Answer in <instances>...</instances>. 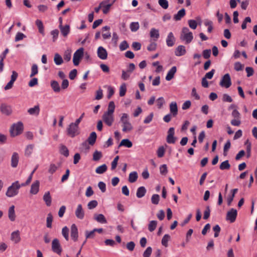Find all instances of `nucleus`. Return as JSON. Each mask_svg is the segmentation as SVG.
Returning a JSON list of instances; mask_svg holds the SVG:
<instances>
[{
    "instance_id": "nucleus-1",
    "label": "nucleus",
    "mask_w": 257,
    "mask_h": 257,
    "mask_svg": "<svg viewBox=\"0 0 257 257\" xmlns=\"http://www.w3.org/2000/svg\"><path fill=\"white\" fill-rule=\"evenodd\" d=\"M193 39V33L187 27H183L180 34V40L188 44L192 42Z\"/></svg>"
},
{
    "instance_id": "nucleus-2",
    "label": "nucleus",
    "mask_w": 257,
    "mask_h": 257,
    "mask_svg": "<svg viewBox=\"0 0 257 257\" xmlns=\"http://www.w3.org/2000/svg\"><path fill=\"white\" fill-rule=\"evenodd\" d=\"M120 121L122 123V132H127L133 130V125L129 120V116L127 113H123L122 114Z\"/></svg>"
},
{
    "instance_id": "nucleus-3",
    "label": "nucleus",
    "mask_w": 257,
    "mask_h": 257,
    "mask_svg": "<svg viewBox=\"0 0 257 257\" xmlns=\"http://www.w3.org/2000/svg\"><path fill=\"white\" fill-rule=\"evenodd\" d=\"M19 189L20 186L18 185V181H16L8 188L6 195L10 198L14 197L19 194Z\"/></svg>"
},
{
    "instance_id": "nucleus-4",
    "label": "nucleus",
    "mask_w": 257,
    "mask_h": 257,
    "mask_svg": "<svg viewBox=\"0 0 257 257\" xmlns=\"http://www.w3.org/2000/svg\"><path fill=\"white\" fill-rule=\"evenodd\" d=\"M67 134L71 138H74L79 134V127L76 123H70L66 129Z\"/></svg>"
},
{
    "instance_id": "nucleus-5",
    "label": "nucleus",
    "mask_w": 257,
    "mask_h": 257,
    "mask_svg": "<svg viewBox=\"0 0 257 257\" xmlns=\"http://www.w3.org/2000/svg\"><path fill=\"white\" fill-rule=\"evenodd\" d=\"M23 130V124L21 122L14 123L11 127L10 133L12 137L17 136L22 133Z\"/></svg>"
},
{
    "instance_id": "nucleus-6",
    "label": "nucleus",
    "mask_w": 257,
    "mask_h": 257,
    "mask_svg": "<svg viewBox=\"0 0 257 257\" xmlns=\"http://www.w3.org/2000/svg\"><path fill=\"white\" fill-rule=\"evenodd\" d=\"M102 119L107 125L110 126L114 121V114L105 111L102 115Z\"/></svg>"
},
{
    "instance_id": "nucleus-7",
    "label": "nucleus",
    "mask_w": 257,
    "mask_h": 257,
    "mask_svg": "<svg viewBox=\"0 0 257 257\" xmlns=\"http://www.w3.org/2000/svg\"><path fill=\"white\" fill-rule=\"evenodd\" d=\"M219 85L221 87H225L226 88H229L231 85V78L228 73L225 74L222 77Z\"/></svg>"
},
{
    "instance_id": "nucleus-8",
    "label": "nucleus",
    "mask_w": 257,
    "mask_h": 257,
    "mask_svg": "<svg viewBox=\"0 0 257 257\" xmlns=\"http://www.w3.org/2000/svg\"><path fill=\"white\" fill-rule=\"evenodd\" d=\"M84 52V49L80 48L74 53L73 58V62L75 66L78 65L80 60L82 57Z\"/></svg>"
},
{
    "instance_id": "nucleus-9",
    "label": "nucleus",
    "mask_w": 257,
    "mask_h": 257,
    "mask_svg": "<svg viewBox=\"0 0 257 257\" xmlns=\"http://www.w3.org/2000/svg\"><path fill=\"white\" fill-rule=\"evenodd\" d=\"M52 250L53 252L59 255L61 254L62 252V249L61 246L60 245L59 240L57 238H55L52 240Z\"/></svg>"
},
{
    "instance_id": "nucleus-10",
    "label": "nucleus",
    "mask_w": 257,
    "mask_h": 257,
    "mask_svg": "<svg viewBox=\"0 0 257 257\" xmlns=\"http://www.w3.org/2000/svg\"><path fill=\"white\" fill-rule=\"evenodd\" d=\"M175 129L174 127H170L168 131L167 137V142L168 144H175L176 138L174 137Z\"/></svg>"
},
{
    "instance_id": "nucleus-11",
    "label": "nucleus",
    "mask_w": 257,
    "mask_h": 257,
    "mask_svg": "<svg viewBox=\"0 0 257 257\" xmlns=\"http://www.w3.org/2000/svg\"><path fill=\"white\" fill-rule=\"evenodd\" d=\"M237 210L232 208L227 213L226 220H229L231 223L234 222L237 216Z\"/></svg>"
},
{
    "instance_id": "nucleus-12",
    "label": "nucleus",
    "mask_w": 257,
    "mask_h": 257,
    "mask_svg": "<svg viewBox=\"0 0 257 257\" xmlns=\"http://www.w3.org/2000/svg\"><path fill=\"white\" fill-rule=\"evenodd\" d=\"M40 190V182L39 180L35 181L31 185L30 193L32 195L37 194Z\"/></svg>"
},
{
    "instance_id": "nucleus-13",
    "label": "nucleus",
    "mask_w": 257,
    "mask_h": 257,
    "mask_svg": "<svg viewBox=\"0 0 257 257\" xmlns=\"http://www.w3.org/2000/svg\"><path fill=\"white\" fill-rule=\"evenodd\" d=\"M75 214L78 219L81 220L84 219L85 212L81 204H79L77 205L75 211Z\"/></svg>"
},
{
    "instance_id": "nucleus-14",
    "label": "nucleus",
    "mask_w": 257,
    "mask_h": 257,
    "mask_svg": "<svg viewBox=\"0 0 257 257\" xmlns=\"http://www.w3.org/2000/svg\"><path fill=\"white\" fill-rule=\"evenodd\" d=\"M70 236L74 241H76L78 237V229L75 224H73L71 226Z\"/></svg>"
},
{
    "instance_id": "nucleus-15",
    "label": "nucleus",
    "mask_w": 257,
    "mask_h": 257,
    "mask_svg": "<svg viewBox=\"0 0 257 257\" xmlns=\"http://www.w3.org/2000/svg\"><path fill=\"white\" fill-rule=\"evenodd\" d=\"M97 56L101 60H105L107 58V52L105 48L102 46L98 48Z\"/></svg>"
},
{
    "instance_id": "nucleus-16",
    "label": "nucleus",
    "mask_w": 257,
    "mask_h": 257,
    "mask_svg": "<svg viewBox=\"0 0 257 257\" xmlns=\"http://www.w3.org/2000/svg\"><path fill=\"white\" fill-rule=\"evenodd\" d=\"M170 113L173 116H176L178 114V106L176 101H172L169 105Z\"/></svg>"
},
{
    "instance_id": "nucleus-17",
    "label": "nucleus",
    "mask_w": 257,
    "mask_h": 257,
    "mask_svg": "<svg viewBox=\"0 0 257 257\" xmlns=\"http://www.w3.org/2000/svg\"><path fill=\"white\" fill-rule=\"evenodd\" d=\"M19 161V155L18 153L14 152L11 157V166L13 168H16L18 166Z\"/></svg>"
},
{
    "instance_id": "nucleus-18",
    "label": "nucleus",
    "mask_w": 257,
    "mask_h": 257,
    "mask_svg": "<svg viewBox=\"0 0 257 257\" xmlns=\"http://www.w3.org/2000/svg\"><path fill=\"white\" fill-rule=\"evenodd\" d=\"M175 38L172 32H170L166 39V44L168 47H172L175 43Z\"/></svg>"
},
{
    "instance_id": "nucleus-19",
    "label": "nucleus",
    "mask_w": 257,
    "mask_h": 257,
    "mask_svg": "<svg viewBox=\"0 0 257 257\" xmlns=\"http://www.w3.org/2000/svg\"><path fill=\"white\" fill-rule=\"evenodd\" d=\"M177 72V68L176 66H173L168 72L166 76V80L167 81H170L174 76L175 74Z\"/></svg>"
},
{
    "instance_id": "nucleus-20",
    "label": "nucleus",
    "mask_w": 257,
    "mask_h": 257,
    "mask_svg": "<svg viewBox=\"0 0 257 257\" xmlns=\"http://www.w3.org/2000/svg\"><path fill=\"white\" fill-rule=\"evenodd\" d=\"M11 239L15 243H17L20 241L21 237L19 230L13 231L12 233Z\"/></svg>"
},
{
    "instance_id": "nucleus-21",
    "label": "nucleus",
    "mask_w": 257,
    "mask_h": 257,
    "mask_svg": "<svg viewBox=\"0 0 257 257\" xmlns=\"http://www.w3.org/2000/svg\"><path fill=\"white\" fill-rule=\"evenodd\" d=\"M186 52L185 46L179 45L177 47L175 51V54L177 56H181L185 54Z\"/></svg>"
},
{
    "instance_id": "nucleus-22",
    "label": "nucleus",
    "mask_w": 257,
    "mask_h": 257,
    "mask_svg": "<svg viewBox=\"0 0 257 257\" xmlns=\"http://www.w3.org/2000/svg\"><path fill=\"white\" fill-rule=\"evenodd\" d=\"M40 109L39 105H36L34 106L33 107L30 108L28 110V112L29 114L32 115H36L37 116L39 115L40 113Z\"/></svg>"
},
{
    "instance_id": "nucleus-23",
    "label": "nucleus",
    "mask_w": 257,
    "mask_h": 257,
    "mask_svg": "<svg viewBox=\"0 0 257 257\" xmlns=\"http://www.w3.org/2000/svg\"><path fill=\"white\" fill-rule=\"evenodd\" d=\"M8 216L10 220L12 221H14L16 219V214L15 211V206L12 205L9 209L8 210Z\"/></svg>"
},
{
    "instance_id": "nucleus-24",
    "label": "nucleus",
    "mask_w": 257,
    "mask_h": 257,
    "mask_svg": "<svg viewBox=\"0 0 257 257\" xmlns=\"http://www.w3.org/2000/svg\"><path fill=\"white\" fill-rule=\"evenodd\" d=\"M94 219L99 223L105 224L107 223V220L105 216L102 214H96L94 216Z\"/></svg>"
},
{
    "instance_id": "nucleus-25",
    "label": "nucleus",
    "mask_w": 257,
    "mask_h": 257,
    "mask_svg": "<svg viewBox=\"0 0 257 257\" xmlns=\"http://www.w3.org/2000/svg\"><path fill=\"white\" fill-rule=\"evenodd\" d=\"M43 200L47 206H50L51 204L52 198L49 191L45 193L43 196Z\"/></svg>"
},
{
    "instance_id": "nucleus-26",
    "label": "nucleus",
    "mask_w": 257,
    "mask_h": 257,
    "mask_svg": "<svg viewBox=\"0 0 257 257\" xmlns=\"http://www.w3.org/2000/svg\"><path fill=\"white\" fill-rule=\"evenodd\" d=\"M35 146L33 144H30L26 146L25 150V155L26 157H30L33 153Z\"/></svg>"
},
{
    "instance_id": "nucleus-27",
    "label": "nucleus",
    "mask_w": 257,
    "mask_h": 257,
    "mask_svg": "<svg viewBox=\"0 0 257 257\" xmlns=\"http://www.w3.org/2000/svg\"><path fill=\"white\" fill-rule=\"evenodd\" d=\"M59 28L61 34L63 36L66 37L70 32V27L69 25H65L63 26L62 25L59 26Z\"/></svg>"
},
{
    "instance_id": "nucleus-28",
    "label": "nucleus",
    "mask_w": 257,
    "mask_h": 257,
    "mask_svg": "<svg viewBox=\"0 0 257 257\" xmlns=\"http://www.w3.org/2000/svg\"><path fill=\"white\" fill-rule=\"evenodd\" d=\"M146 193V189L145 187L141 186L138 188L137 191L136 195L139 198L144 197Z\"/></svg>"
},
{
    "instance_id": "nucleus-29",
    "label": "nucleus",
    "mask_w": 257,
    "mask_h": 257,
    "mask_svg": "<svg viewBox=\"0 0 257 257\" xmlns=\"http://www.w3.org/2000/svg\"><path fill=\"white\" fill-rule=\"evenodd\" d=\"M185 15V10L182 9L174 16V19L175 21H180Z\"/></svg>"
},
{
    "instance_id": "nucleus-30",
    "label": "nucleus",
    "mask_w": 257,
    "mask_h": 257,
    "mask_svg": "<svg viewBox=\"0 0 257 257\" xmlns=\"http://www.w3.org/2000/svg\"><path fill=\"white\" fill-rule=\"evenodd\" d=\"M150 37L156 41L159 38V31L155 28H152L150 31Z\"/></svg>"
},
{
    "instance_id": "nucleus-31",
    "label": "nucleus",
    "mask_w": 257,
    "mask_h": 257,
    "mask_svg": "<svg viewBox=\"0 0 257 257\" xmlns=\"http://www.w3.org/2000/svg\"><path fill=\"white\" fill-rule=\"evenodd\" d=\"M50 85L52 89L55 92L58 93L60 91V87L59 83L57 81H51Z\"/></svg>"
},
{
    "instance_id": "nucleus-32",
    "label": "nucleus",
    "mask_w": 257,
    "mask_h": 257,
    "mask_svg": "<svg viewBox=\"0 0 257 257\" xmlns=\"http://www.w3.org/2000/svg\"><path fill=\"white\" fill-rule=\"evenodd\" d=\"M1 111L4 114L9 115L11 113L10 107L6 104H2L1 105Z\"/></svg>"
},
{
    "instance_id": "nucleus-33",
    "label": "nucleus",
    "mask_w": 257,
    "mask_h": 257,
    "mask_svg": "<svg viewBox=\"0 0 257 257\" xmlns=\"http://www.w3.org/2000/svg\"><path fill=\"white\" fill-rule=\"evenodd\" d=\"M96 137L97 135L96 133L94 132H92L87 139L89 144L90 145H93L95 143Z\"/></svg>"
},
{
    "instance_id": "nucleus-34",
    "label": "nucleus",
    "mask_w": 257,
    "mask_h": 257,
    "mask_svg": "<svg viewBox=\"0 0 257 257\" xmlns=\"http://www.w3.org/2000/svg\"><path fill=\"white\" fill-rule=\"evenodd\" d=\"M124 146L128 148H131L133 146L132 142L127 139H123L119 145V147Z\"/></svg>"
},
{
    "instance_id": "nucleus-35",
    "label": "nucleus",
    "mask_w": 257,
    "mask_h": 257,
    "mask_svg": "<svg viewBox=\"0 0 257 257\" xmlns=\"http://www.w3.org/2000/svg\"><path fill=\"white\" fill-rule=\"evenodd\" d=\"M138 178L137 172L134 171L129 174L128 181L130 183L136 182Z\"/></svg>"
},
{
    "instance_id": "nucleus-36",
    "label": "nucleus",
    "mask_w": 257,
    "mask_h": 257,
    "mask_svg": "<svg viewBox=\"0 0 257 257\" xmlns=\"http://www.w3.org/2000/svg\"><path fill=\"white\" fill-rule=\"evenodd\" d=\"M107 167L105 164H103L98 167L96 170L95 172L98 174H102L105 172L107 170Z\"/></svg>"
},
{
    "instance_id": "nucleus-37",
    "label": "nucleus",
    "mask_w": 257,
    "mask_h": 257,
    "mask_svg": "<svg viewBox=\"0 0 257 257\" xmlns=\"http://www.w3.org/2000/svg\"><path fill=\"white\" fill-rule=\"evenodd\" d=\"M157 221L156 220H152L150 221L148 224V229L150 232H153L155 230L157 225Z\"/></svg>"
},
{
    "instance_id": "nucleus-38",
    "label": "nucleus",
    "mask_w": 257,
    "mask_h": 257,
    "mask_svg": "<svg viewBox=\"0 0 257 257\" xmlns=\"http://www.w3.org/2000/svg\"><path fill=\"white\" fill-rule=\"evenodd\" d=\"M171 237L170 235L168 234H166L164 235L162 238L161 243L165 247H167L168 246V241L170 239Z\"/></svg>"
},
{
    "instance_id": "nucleus-39",
    "label": "nucleus",
    "mask_w": 257,
    "mask_h": 257,
    "mask_svg": "<svg viewBox=\"0 0 257 257\" xmlns=\"http://www.w3.org/2000/svg\"><path fill=\"white\" fill-rule=\"evenodd\" d=\"M60 153L65 157H67L69 156V151L67 148L63 145H61L60 147Z\"/></svg>"
},
{
    "instance_id": "nucleus-40",
    "label": "nucleus",
    "mask_w": 257,
    "mask_h": 257,
    "mask_svg": "<svg viewBox=\"0 0 257 257\" xmlns=\"http://www.w3.org/2000/svg\"><path fill=\"white\" fill-rule=\"evenodd\" d=\"M54 61L57 65H60L63 63L62 57L58 53L55 54Z\"/></svg>"
},
{
    "instance_id": "nucleus-41",
    "label": "nucleus",
    "mask_w": 257,
    "mask_h": 257,
    "mask_svg": "<svg viewBox=\"0 0 257 257\" xmlns=\"http://www.w3.org/2000/svg\"><path fill=\"white\" fill-rule=\"evenodd\" d=\"M115 107L114 102L113 101H110L108 103L107 110L106 112L114 114Z\"/></svg>"
},
{
    "instance_id": "nucleus-42",
    "label": "nucleus",
    "mask_w": 257,
    "mask_h": 257,
    "mask_svg": "<svg viewBox=\"0 0 257 257\" xmlns=\"http://www.w3.org/2000/svg\"><path fill=\"white\" fill-rule=\"evenodd\" d=\"M230 165L228 160H226L222 162L219 166L220 169L222 170H228L230 168Z\"/></svg>"
},
{
    "instance_id": "nucleus-43",
    "label": "nucleus",
    "mask_w": 257,
    "mask_h": 257,
    "mask_svg": "<svg viewBox=\"0 0 257 257\" xmlns=\"http://www.w3.org/2000/svg\"><path fill=\"white\" fill-rule=\"evenodd\" d=\"M69 228L67 226H64L62 229V234L66 240H68L69 237Z\"/></svg>"
},
{
    "instance_id": "nucleus-44",
    "label": "nucleus",
    "mask_w": 257,
    "mask_h": 257,
    "mask_svg": "<svg viewBox=\"0 0 257 257\" xmlns=\"http://www.w3.org/2000/svg\"><path fill=\"white\" fill-rule=\"evenodd\" d=\"M131 75V73L129 71L123 70L122 71L121 78L123 80H127L130 78Z\"/></svg>"
},
{
    "instance_id": "nucleus-45",
    "label": "nucleus",
    "mask_w": 257,
    "mask_h": 257,
    "mask_svg": "<svg viewBox=\"0 0 257 257\" xmlns=\"http://www.w3.org/2000/svg\"><path fill=\"white\" fill-rule=\"evenodd\" d=\"M126 91V86L125 83L122 84L119 87V96L122 97L125 95Z\"/></svg>"
},
{
    "instance_id": "nucleus-46",
    "label": "nucleus",
    "mask_w": 257,
    "mask_h": 257,
    "mask_svg": "<svg viewBox=\"0 0 257 257\" xmlns=\"http://www.w3.org/2000/svg\"><path fill=\"white\" fill-rule=\"evenodd\" d=\"M140 26L138 22H132L130 24V29L132 32H136L139 29Z\"/></svg>"
},
{
    "instance_id": "nucleus-47",
    "label": "nucleus",
    "mask_w": 257,
    "mask_h": 257,
    "mask_svg": "<svg viewBox=\"0 0 257 257\" xmlns=\"http://www.w3.org/2000/svg\"><path fill=\"white\" fill-rule=\"evenodd\" d=\"M165 101L164 98L163 97H160L158 98L156 100L157 106L159 109L162 107L163 105L165 103Z\"/></svg>"
},
{
    "instance_id": "nucleus-48",
    "label": "nucleus",
    "mask_w": 257,
    "mask_h": 257,
    "mask_svg": "<svg viewBox=\"0 0 257 257\" xmlns=\"http://www.w3.org/2000/svg\"><path fill=\"white\" fill-rule=\"evenodd\" d=\"M38 72V68L37 64H34L32 65L31 68V73L30 74V77H32L35 75H36Z\"/></svg>"
},
{
    "instance_id": "nucleus-49",
    "label": "nucleus",
    "mask_w": 257,
    "mask_h": 257,
    "mask_svg": "<svg viewBox=\"0 0 257 257\" xmlns=\"http://www.w3.org/2000/svg\"><path fill=\"white\" fill-rule=\"evenodd\" d=\"M243 65L240 62H236L234 64V69L236 71H241L243 68Z\"/></svg>"
},
{
    "instance_id": "nucleus-50",
    "label": "nucleus",
    "mask_w": 257,
    "mask_h": 257,
    "mask_svg": "<svg viewBox=\"0 0 257 257\" xmlns=\"http://www.w3.org/2000/svg\"><path fill=\"white\" fill-rule=\"evenodd\" d=\"M53 221V216L51 213H49L48 214L47 217V223L46 225L48 228H51L52 227V223Z\"/></svg>"
},
{
    "instance_id": "nucleus-51",
    "label": "nucleus",
    "mask_w": 257,
    "mask_h": 257,
    "mask_svg": "<svg viewBox=\"0 0 257 257\" xmlns=\"http://www.w3.org/2000/svg\"><path fill=\"white\" fill-rule=\"evenodd\" d=\"M158 3L164 9H167L169 7V4L167 0H159Z\"/></svg>"
},
{
    "instance_id": "nucleus-52",
    "label": "nucleus",
    "mask_w": 257,
    "mask_h": 257,
    "mask_svg": "<svg viewBox=\"0 0 257 257\" xmlns=\"http://www.w3.org/2000/svg\"><path fill=\"white\" fill-rule=\"evenodd\" d=\"M160 172L161 175H166L168 173L167 166L166 164H163L160 167Z\"/></svg>"
},
{
    "instance_id": "nucleus-53",
    "label": "nucleus",
    "mask_w": 257,
    "mask_h": 257,
    "mask_svg": "<svg viewBox=\"0 0 257 257\" xmlns=\"http://www.w3.org/2000/svg\"><path fill=\"white\" fill-rule=\"evenodd\" d=\"M102 157V154L100 152L95 151L93 155V160L95 161H98Z\"/></svg>"
},
{
    "instance_id": "nucleus-54",
    "label": "nucleus",
    "mask_w": 257,
    "mask_h": 257,
    "mask_svg": "<svg viewBox=\"0 0 257 257\" xmlns=\"http://www.w3.org/2000/svg\"><path fill=\"white\" fill-rule=\"evenodd\" d=\"M188 25L189 27L195 30L196 29L197 26V23L195 20H189L188 21Z\"/></svg>"
},
{
    "instance_id": "nucleus-55",
    "label": "nucleus",
    "mask_w": 257,
    "mask_h": 257,
    "mask_svg": "<svg viewBox=\"0 0 257 257\" xmlns=\"http://www.w3.org/2000/svg\"><path fill=\"white\" fill-rule=\"evenodd\" d=\"M165 150L163 146L160 147L157 151V154L159 158H162L164 156L165 154Z\"/></svg>"
},
{
    "instance_id": "nucleus-56",
    "label": "nucleus",
    "mask_w": 257,
    "mask_h": 257,
    "mask_svg": "<svg viewBox=\"0 0 257 257\" xmlns=\"http://www.w3.org/2000/svg\"><path fill=\"white\" fill-rule=\"evenodd\" d=\"M160 196L158 194H154L151 197V202L153 204L157 205L159 203Z\"/></svg>"
},
{
    "instance_id": "nucleus-57",
    "label": "nucleus",
    "mask_w": 257,
    "mask_h": 257,
    "mask_svg": "<svg viewBox=\"0 0 257 257\" xmlns=\"http://www.w3.org/2000/svg\"><path fill=\"white\" fill-rule=\"evenodd\" d=\"M98 205L97 201L96 200H92L88 202L87 207L89 209H92L95 208Z\"/></svg>"
},
{
    "instance_id": "nucleus-58",
    "label": "nucleus",
    "mask_w": 257,
    "mask_h": 257,
    "mask_svg": "<svg viewBox=\"0 0 257 257\" xmlns=\"http://www.w3.org/2000/svg\"><path fill=\"white\" fill-rule=\"evenodd\" d=\"M113 4L112 3L111 4H103V6H102V8H103V9H102V11H103V14H107L109 9H110V8L111 7V6Z\"/></svg>"
},
{
    "instance_id": "nucleus-59",
    "label": "nucleus",
    "mask_w": 257,
    "mask_h": 257,
    "mask_svg": "<svg viewBox=\"0 0 257 257\" xmlns=\"http://www.w3.org/2000/svg\"><path fill=\"white\" fill-rule=\"evenodd\" d=\"M59 31L57 29H55L51 32V35L53 37V41L55 42L58 39L59 35Z\"/></svg>"
},
{
    "instance_id": "nucleus-60",
    "label": "nucleus",
    "mask_w": 257,
    "mask_h": 257,
    "mask_svg": "<svg viewBox=\"0 0 257 257\" xmlns=\"http://www.w3.org/2000/svg\"><path fill=\"white\" fill-rule=\"evenodd\" d=\"M129 45L126 41H123L119 45V49L120 51H124L127 49Z\"/></svg>"
},
{
    "instance_id": "nucleus-61",
    "label": "nucleus",
    "mask_w": 257,
    "mask_h": 257,
    "mask_svg": "<svg viewBox=\"0 0 257 257\" xmlns=\"http://www.w3.org/2000/svg\"><path fill=\"white\" fill-rule=\"evenodd\" d=\"M152 252L151 247H148L143 253V257H150Z\"/></svg>"
},
{
    "instance_id": "nucleus-62",
    "label": "nucleus",
    "mask_w": 257,
    "mask_h": 257,
    "mask_svg": "<svg viewBox=\"0 0 257 257\" xmlns=\"http://www.w3.org/2000/svg\"><path fill=\"white\" fill-rule=\"evenodd\" d=\"M26 37V36L21 32H18L17 33L15 37V41L18 42L20 40H23L24 38Z\"/></svg>"
},
{
    "instance_id": "nucleus-63",
    "label": "nucleus",
    "mask_w": 257,
    "mask_h": 257,
    "mask_svg": "<svg viewBox=\"0 0 257 257\" xmlns=\"http://www.w3.org/2000/svg\"><path fill=\"white\" fill-rule=\"evenodd\" d=\"M103 97V91L101 88H99L96 92V96L95 99L96 100H100Z\"/></svg>"
},
{
    "instance_id": "nucleus-64",
    "label": "nucleus",
    "mask_w": 257,
    "mask_h": 257,
    "mask_svg": "<svg viewBox=\"0 0 257 257\" xmlns=\"http://www.w3.org/2000/svg\"><path fill=\"white\" fill-rule=\"evenodd\" d=\"M220 227L218 225H215L213 227V230L214 231V237H217L219 236V232L220 231Z\"/></svg>"
}]
</instances>
